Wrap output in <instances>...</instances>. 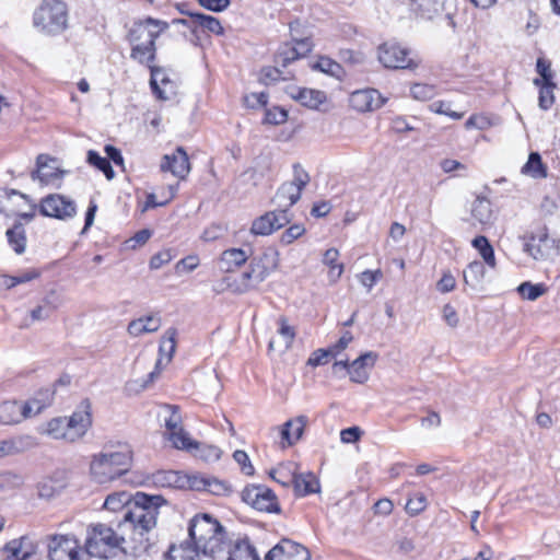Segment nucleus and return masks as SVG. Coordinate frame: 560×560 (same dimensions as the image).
<instances>
[{
    "label": "nucleus",
    "instance_id": "obj_59",
    "mask_svg": "<svg viewBox=\"0 0 560 560\" xmlns=\"http://www.w3.org/2000/svg\"><path fill=\"white\" fill-rule=\"evenodd\" d=\"M430 109L432 112H434V113L446 115V116H448V117H451L452 119H455V120H458V119H460L464 116L463 113H457V112L452 110L451 109V104L448 102H445V101L433 102L430 105Z\"/></svg>",
    "mask_w": 560,
    "mask_h": 560
},
{
    "label": "nucleus",
    "instance_id": "obj_61",
    "mask_svg": "<svg viewBox=\"0 0 560 560\" xmlns=\"http://www.w3.org/2000/svg\"><path fill=\"white\" fill-rule=\"evenodd\" d=\"M294 50L299 52V59L306 57L313 49V43L310 37L298 38L292 35V43Z\"/></svg>",
    "mask_w": 560,
    "mask_h": 560
},
{
    "label": "nucleus",
    "instance_id": "obj_39",
    "mask_svg": "<svg viewBox=\"0 0 560 560\" xmlns=\"http://www.w3.org/2000/svg\"><path fill=\"white\" fill-rule=\"evenodd\" d=\"M312 69L320 71L338 80H341L345 75V71L341 65L325 56L319 57L318 60L312 66Z\"/></svg>",
    "mask_w": 560,
    "mask_h": 560
},
{
    "label": "nucleus",
    "instance_id": "obj_27",
    "mask_svg": "<svg viewBox=\"0 0 560 560\" xmlns=\"http://www.w3.org/2000/svg\"><path fill=\"white\" fill-rule=\"evenodd\" d=\"M4 444L7 455L13 456L35 448L38 446V441L34 435L20 434L5 439Z\"/></svg>",
    "mask_w": 560,
    "mask_h": 560
},
{
    "label": "nucleus",
    "instance_id": "obj_8",
    "mask_svg": "<svg viewBox=\"0 0 560 560\" xmlns=\"http://www.w3.org/2000/svg\"><path fill=\"white\" fill-rule=\"evenodd\" d=\"M37 205L30 197L15 189L0 190V212L5 217L16 215L31 222L36 214Z\"/></svg>",
    "mask_w": 560,
    "mask_h": 560
},
{
    "label": "nucleus",
    "instance_id": "obj_16",
    "mask_svg": "<svg viewBox=\"0 0 560 560\" xmlns=\"http://www.w3.org/2000/svg\"><path fill=\"white\" fill-rule=\"evenodd\" d=\"M350 105L353 109L365 113L381 108L386 98L382 96L378 90L366 88L353 91L349 97Z\"/></svg>",
    "mask_w": 560,
    "mask_h": 560
},
{
    "label": "nucleus",
    "instance_id": "obj_4",
    "mask_svg": "<svg viewBox=\"0 0 560 560\" xmlns=\"http://www.w3.org/2000/svg\"><path fill=\"white\" fill-rule=\"evenodd\" d=\"M188 535L205 556L214 558L223 549L225 529L211 514L195 515L189 522Z\"/></svg>",
    "mask_w": 560,
    "mask_h": 560
},
{
    "label": "nucleus",
    "instance_id": "obj_25",
    "mask_svg": "<svg viewBox=\"0 0 560 560\" xmlns=\"http://www.w3.org/2000/svg\"><path fill=\"white\" fill-rule=\"evenodd\" d=\"M291 483H293L298 497H305L319 491V481L313 472L296 474L292 471Z\"/></svg>",
    "mask_w": 560,
    "mask_h": 560
},
{
    "label": "nucleus",
    "instance_id": "obj_30",
    "mask_svg": "<svg viewBox=\"0 0 560 560\" xmlns=\"http://www.w3.org/2000/svg\"><path fill=\"white\" fill-rule=\"evenodd\" d=\"M307 421L306 416H299L287 421L281 430L282 440L287 441L288 445L295 444L301 439Z\"/></svg>",
    "mask_w": 560,
    "mask_h": 560
},
{
    "label": "nucleus",
    "instance_id": "obj_55",
    "mask_svg": "<svg viewBox=\"0 0 560 560\" xmlns=\"http://www.w3.org/2000/svg\"><path fill=\"white\" fill-rule=\"evenodd\" d=\"M37 489L40 498L50 499L59 493L61 486L52 479H45L38 483Z\"/></svg>",
    "mask_w": 560,
    "mask_h": 560
},
{
    "label": "nucleus",
    "instance_id": "obj_40",
    "mask_svg": "<svg viewBox=\"0 0 560 560\" xmlns=\"http://www.w3.org/2000/svg\"><path fill=\"white\" fill-rule=\"evenodd\" d=\"M485 273L483 262L479 260L471 261L463 272L464 281L467 285L476 288L483 279Z\"/></svg>",
    "mask_w": 560,
    "mask_h": 560
},
{
    "label": "nucleus",
    "instance_id": "obj_29",
    "mask_svg": "<svg viewBox=\"0 0 560 560\" xmlns=\"http://www.w3.org/2000/svg\"><path fill=\"white\" fill-rule=\"evenodd\" d=\"M248 255L241 248H230L221 254L219 268L223 272H232L246 262Z\"/></svg>",
    "mask_w": 560,
    "mask_h": 560
},
{
    "label": "nucleus",
    "instance_id": "obj_56",
    "mask_svg": "<svg viewBox=\"0 0 560 560\" xmlns=\"http://www.w3.org/2000/svg\"><path fill=\"white\" fill-rule=\"evenodd\" d=\"M310 182V175L301 166V164L295 163L293 164V180L287 182L288 184H294L299 188L300 195L302 194V190L305 188V186Z\"/></svg>",
    "mask_w": 560,
    "mask_h": 560
},
{
    "label": "nucleus",
    "instance_id": "obj_23",
    "mask_svg": "<svg viewBox=\"0 0 560 560\" xmlns=\"http://www.w3.org/2000/svg\"><path fill=\"white\" fill-rule=\"evenodd\" d=\"M192 490L194 491H206L214 495H224L229 493V485L218 478L194 474L192 477Z\"/></svg>",
    "mask_w": 560,
    "mask_h": 560
},
{
    "label": "nucleus",
    "instance_id": "obj_38",
    "mask_svg": "<svg viewBox=\"0 0 560 560\" xmlns=\"http://www.w3.org/2000/svg\"><path fill=\"white\" fill-rule=\"evenodd\" d=\"M471 246L478 250L479 255L482 257L483 262L487 266H489L492 269L495 268L497 260L494 256V249L486 236H476L471 241Z\"/></svg>",
    "mask_w": 560,
    "mask_h": 560
},
{
    "label": "nucleus",
    "instance_id": "obj_12",
    "mask_svg": "<svg viewBox=\"0 0 560 560\" xmlns=\"http://www.w3.org/2000/svg\"><path fill=\"white\" fill-rule=\"evenodd\" d=\"M524 252L535 260H546L559 254V242L550 237L547 229L544 228L524 244Z\"/></svg>",
    "mask_w": 560,
    "mask_h": 560
},
{
    "label": "nucleus",
    "instance_id": "obj_36",
    "mask_svg": "<svg viewBox=\"0 0 560 560\" xmlns=\"http://www.w3.org/2000/svg\"><path fill=\"white\" fill-rule=\"evenodd\" d=\"M50 159L48 155L39 154L36 159V170L31 174L33 179H38L42 184H49L54 178L58 177L55 168L48 165Z\"/></svg>",
    "mask_w": 560,
    "mask_h": 560
},
{
    "label": "nucleus",
    "instance_id": "obj_28",
    "mask_svg": "<svg viewBox=\"0 0 560 560\" xmlns=\"http://www.w3.org/2000/svg\"><path fill=\"white\" fill-rule=\"evenodd\" d=\"M161 327V318L156 316H144L131 320L128 324L127 331L132 337H139L143 334L155 332Z\"/></svg>",
    "mask_w": 560,
    "mask_h": 560
},
{
    "label": "nucleus",
    "instance_id": "obj_7",
    "mask_svg": "<svg viewBox=\"0 0 560 560\" xmlns=\"http://www.w3.org/2000/svg\"><path fill=\"white\" fill-rule=\"evenodd\" d=\"M67 5L60 0H45L34 13V25L46 34H59L67 27Z\"/></svg>",
    "mask_w": 560,
    "mask_h": 560
},
{
    "label": "nucleus",
    "instance_id": "obj_62",
    "mask_svg": "<svg viewBox=\"0 0 560 560\" xmlns=\"http://www.w3.org/2000/svg\"><path fill=\"white\" fill-rule=\"evenodd\" d=\"M305 232V229L303 225L300 224H293L290 228H288L281 235V243L284 245H289L292 242H294L296 238L302 236Z\"/></svg>",
    "mask_w": 560,
    "mask_h": 560
},
{
    "label": "nucleus",
    "instance_id": "obj_9",
    "mask_svg": "<svg viewBox=\"0 0 560 560\" xmlns=\"http://www.w3.org/2000/svg\"><path fill=\"white\" fill-rule=\"evenodd\" d=\"M49 560H90L74 535H51L48 538Z\"/></svg>",
    "mask_w": 560,
    "mask_h": 560
},
{
    "label": "nucleus",
    "instance_id": "obj_58",
    "mask_svg": "<svg viewBox=\"0 0 560 560\" xmlns=\"http://www.w3.org/2000/svg\"><path fill=\"white\" fill-rule=\"evenodd\" d=\"M536 70L541 77L540 79H535L534 84L540 85V83H551L552 82V72L550 69V63L542 58H539L536 62Z\"/></svg>",
    "mask_w": 560,
    "mask_h": 560
},
{
    "label": "nucleus",
    "instance_id": "obj_24",
    "mask_svg": "<svg viewBox=\"0 0 560 560\" xmlns=\"http://www.w3.org/2000/svg\"><path fill=\"white\" fill-rule=\"evenodd\" d=\"M301 198L299 188L294 184L283 183L277 190L272 202L277 206L276 211H285L295 205Z\"/></svg>",
    "mask_w": 560,
    "mask_h": 560
},
{
    "label": "nucleus",
    "instance_id": "obj_22",
    "mask_svg": "<svg viewBox=\"0 0 560 560\" xmlns=\"http://www.w3.org/2000/svg\"><path fill=\"white\" fill-rule=\"evenodd\" d=\"M377 354L373 351L365 352L357 358L349 368L350 380L358 384H363L369 378L368 369L373 368Z\"/></svg>",
    "mask_w": 560,
    "mask_h": 560
},
{
    "label": "nucleus",
    "instance_id": "obj_49",
    "mask_svg": "<svg viewBox=\"0 0 560 560\" xmlns=\"http://www.w3.org/2000/svg\"><path fill=\"white\" fill-rule=\"evenodd\" d=\"M410 94L415 100L429 101L436 95V89L434 85L416 83L410 88Z\"/></svg>",
    "mask_w": 560,
    "mask_h": 560
},
{
    "label": "nucleus",
    "instance_id": "obj_11",
    "mask_svg": "<svg viewBox=\"0 0 560 560\" xmlns=\"http://www.w3.org/2000/svg\"><path fill=\"white\" fill-rule=\"evenodd\" d=\"M408 55L409 50L396 43H384L378 47V60L388 69H416L418 61Z\"/></svg>",
    "mask_w": 560,
    "mask_h": 560
},
{
    "label": "nucleus",
    "instance_id": "obj_44",
    "mask_svg": "<svg viewBox=\"0 0 560 560\" xmlns=\"http://www.w3.org/2000/svg\"><path fill=\"white\" fill-rule=\"evenodd\" d=\"M44 432L55 440L62 439L68 441V434L70 433V430L67 428L66 419L54 418L47 422Z\"/></svg>",
    "mask_w": 560,
    "mask_h": 560
},
{
    "label": "nucleus",
    "instance_id": "obj_14",
    "mask_svg": "<svg viewBox=\"0 0 560 560\" xmlns=\"http://www.w3.org/2000/svg\"><path fill=\"white\" fill-rule=\"evenodd\" d=\"M66 422L70 430L68 442L82 439L92 425V404L90 399H83Z\"/></svg>",
    "mask_w": 560,
    "mask_h": 560
},
{
    "label": "nucleus",
    "instance_id": "obj_20",
    "mask_svg": "<svg viewBox=\"0 0 560 560\" xmlns=\"http://www.w3.org/2000/svg\"><path fill=\"white\" fill-rule=\"evenodd\" d=\"M189 20L185 19H174V24H184L196 32L198 27L202 30H207L213 34L221 35L223 34V27L220 21L212 16L203 13H188Z\"/></svg>",
    "mask_w": 560,
    "mask_h": 560
},
{
    "label": "nucleus",
    "instance_id": "obj_46",
    "mask_svg": "<svg viewBox=\"0 0 560 560\" xmlns=\"http://www.w3.org/2000/svg\"><path fill=\"white\" fill-rule=\"evenodd\" d=\"M518 293L523 299L535 301L546 292V287L542 283L523 282L517 288Z\"/></svg>",
    "mask_w": 560,
    "mask_h": 560
},
{
    "label": "nucleus",
    "instance_id": "obj_31",
    "mask_svg": "<svg viewBox=\"0 0 560 560\" xmlns=\"http://www.w3.org/2000/svg\"><path fill=\"white\" fill-rule=\"evenodd\" d=\"M291 96L308 108H317L326 101V94L324 92L306 88L294 89V92H291Z\"/></svg>",
    "mask_w": 560,
    "mask_h": 560
},
{
    "label": "nucleus",
    "instance_id": "obj_42",
    "mask_svg": "<svg viewBox=\"0 0 560 560\" xmlns=\"http://www.w3.org/2000/svg\"><path fill=\"white\" fill-rule=\"evenodd\" d=\"M299 59V52L294 50V46L291 43H283L279 46L275 55V63L279 67L285 68L291 62Z\"/></svg>",
    "mask_w": 560,
    "mask_h": 560
},
{
    "label": "nucleus",
    "instance_id": "obj_2",
    "mask_svg": "<svg viewBox=\"0 0 560 560\" xmlns=\"http://www.w3.org/2000/svg\"><path fill=\"white\" fill-rule=\"evenodd\" d=\"M168 28V23L152 18L135 22L129 31L128 39L131 45L130 57L144 65L150 69L151 79L150 85L153 93L160 100H170L171 96L166 92V86L172 84V81L166 78L162 69L153 66L156 57V38Z\"/></svg>",
    "mask_w": 560,
    "mask_h": 560
},
{
    "label": "nucleus",
    "instance_id": "obj_34",
    "mask_svg": "<svg viewBox=\"0 0 560 560\" xmlns=\"http://www.w3.org/2000/svg\"><path fill=\"white\" fill-rule=\"evenodd\" d=\"M521 173L535 179L546 178L547 166L538 152H530L527 162L522 166Z\"/></svg>",
    "mask_w": 560,
    "mask_h": 560
},
{
    "label": "nucleus",
    "instance_id": "obj_5",
    "mask_svg": "<svg viewBox=\"0 0 560 560\" xmlns=\"http://www.w3.org/2000/svg\"><path fill=\"white\" fill-rule=\"evenodd\" d=\"M130 463L131 452L128 447H122L117 452L95 455L90 465V472L95 482L103 485L125 475Z\"/></svg>",
    "mask_w": 560,
    "mask_h": 560
},
{
    "label": "nucleus",
    "instance_id": "obj_35",
    "mask_svg": "<svg viewBox=\"0 0 560 560\" xmlns=\"http://www.w3.org/2000/svg\"><path fill=\"white\" fill-rule=\"evenodd\" d=\"M5 235L9 245L18 255H21L25 252L26 235L24 225L21 221H16L13 226L7 231Z\"/></svg>",
    "mask_w": 560,
    "mask_h": 560
},
{
    "label": "nucleus",
    "instance_id": "obj_50",
    "mask_svg": "<svg viewBox=\"0 0 560 560\" xmlns=\"http://www.w3.org/2000/svg\"><path fill=\"white\" fill-rule=\"evenodd\" d=\"M279 329L278 334L282 337L283 343L280 345L284 350L289 349L295 338V330L292 326L288 324L285 317H280L278 320Z\"/></svg>",
    "mask_w": 560,
    "mask_h": 560
},
{
    "label": "nucleus",
    "instance_id": "obj_19",
    "mask_svg": "<svg viewBox=\"0 0 560 560\" xmlns=\"http://www.w3.org/2000/svg\"><path fill=\"white\" fill-rule=\"evenodd\" d=\"M31 417V404L20 405L18 401H3L0 405V424H16L20 423L23 419Z\"/></svg>",
    "mask_w": 560,
    "mask_h": 560
},
{
    "label": "nucleus",
    "instance_id": "obj_63",
    "mask_svg": "<svg viewBox=\"0 0 560 560\" xmlns=\"http://www.w3.org/2000/svg\"><path fill=\"white\" fill-rule=\"evenodd\" d=\"M233 458L241 466V469L245 475L252 476L254 474V467L246 452L237 450L234 452Z\"/></svg>",
    "mask_w": 560,
    "mask_h": 560
},
{
    "label": "nucleus",
    "instance_id": "obj_52",
    "mask_svg": "<svg viewBox=\"0 0 560 560\" xmlns=\"http://www.w3.org/2000/svg\"><path fill=\"white\" fill-rule=\"evenodd\" d=\"M52 398V393L50 390H44L38 394V397H35L25 404L32 405V417L42 412L44 408H46Z\"/></svg>",
    "mask_w": 560,
    "mask_h": 560
},
{
    "label": "nucleus",
    "instance_id": "obj_51",
    "mask_svg": "<svg viewBox=\"0 0 560 560\" xmlns=\"http://www.w3.org/2000/svg\"><path fill=\"white\" fill-rule=\"evenodd\" d=\"M177 331L175 328L171 327L165 331V335L163 336L161 346H160V352L167 353V361L170 362L173 358V354L175 352L176 348V338Z\"/></svg>",
    "mask_w": 560,
    "mask_h": 560
},
{
    "label": "nucleus",
    "instance_id": "obj_17",
    "mask_svg": "<svg viewBox=\"0 0 560 560\" xmlns=\"http://www.w3.org/2000/svg\"><path fill=\"white\" fill-rule=\"evenodd\" d=\"M290 220L285 211H269L254 220L250 232L255 235H269L287 225Z\"/></svg>",
    "mask_w": 560,
    "mask_h": 560
},
{
    "label": "nucleus",
    "instance_id": "obj_15",
    "mask_svg": "<svg viewBox=\"0 0 560 560\" xmlns=\"http://www.w3.org/2000/svg\"><path fill=\"white\" fill-rule=\"evenodd\" d=\"M264 560H311V556L304 546L283 538L266 553Z\"/></svg>",
    "mask_w": 560,
    "mask_h": 560
},
{
    "label": "nucleus",
    "instance_id": "obj_64",
    "mask_svg": "<svg viewBox=\"0 0 560 560\" xmlns=\"http://www.w3.org/2000/svg\"><path fill=\"white\" fill-rule=\"evenodd\" d=\"M466 129H479L485 130L490 127L489 119L483 115H471L465 122Z\"/></svg>",
    "mask_w": 560,
    "mask_h": 560
},
{
    "label": "nucleus",
    "instance_id": "obj_45",
    "mask_svg": "<svg viewBox=\"0 0 560 560\" xmlns=\"http://www.w3.org/2000/svg\"><path fill=\"white\" fill-rule=\"evenodd\" d=\"M339 252L336 248H329L324 253L323 262L330 267V278L336 281L340 278L343 266L337 264Z\"/></svg>",
    "mask_w": 560,
    "mask_h": 560
},
{
    "label": "nucleus",
    "instance_id": "obj_43",
    "mask_svg": "<svg viewBox=\"0 0 560 560\" xmlns=\"http://www.w3.org/2000/svg\"><path fill=\"white\" fill-rule=\"evenodd\" d=\"M170 441L178 450L191 451L199 447V443L194 441L183 428L170 433Z\"/></svg>",
    "mask_w": 560,
    "mask_h": 560
},
{
    "label": "nucleus",
    "instance_id": "obj_57",
    "mask_svg": "<svg viewBox=\"0 0 560 560\" xmlns=\"http://www.w3.org/2000/svg\"><path fill=\"white\" fill-rule=\"evenodd\" d=\"M288 119V113L281 107H272L265 113L264 122L269 125H281Z\"/></svg>",
    "mask_w": 560,
    "mask_h": 560
},
{
    "label": "nucleus",
    "instance_id": "obj_10",
    "mask_svg": "<svg viewBox=\"0 0 560 560\" xmlns=\"http://www.w3.org/2000/svg\"><path fill=\"white\" fill-rule=\"evenodd\" d=\"M242 500L260 512L279 513L280 508L276 494L262 485H252L243 489Z\"/></svg>",
    "mask_w": 560,
    "mask_h": 560
},
{
    "label": "nucleus",
    "instance_id": "obj_60",
    "mask_svg": "<svg viewBox=\"0 0 560 560\" xmlns=\"http://www.w3.org/2000/svg\"><path fill=\"white\" fill-rule=\"evenodd\" d=\"M281 79L285 80V78L282 77V71L279 69V66L265 67L260 71V81L265 84L277 82Z\"/></svg>",
    "mask_w": 560,
    "mask_h": 560
},
{
    "label": "nucleus",
    "instance_id": "obj_33",
    "mask_svg": "<svg viewBox=\"0 0 560 560\" xmlns=\"http://www.w3.org/2000/svg\"><path fill=\"white\" fill-rule=\"evenodd\" d=\"M27 538L21 537L7 542L3 551L8 560H27L33 555L32 547H27Z\"/></svg>",
    "mask_w": 560,
    "mask_h": 560
},
{
    "label": "nucleus",
    "instance_id": "obj_48",
    "mask_svg": "<svg viewBox=\"0 0 560 560\" xmlns=\"http://www.w3.org/2000/svg\"><path fill=\"white\" fill-rule=\"evenodd\" d=\"M24 483V477L14 471L0 472V490H11L21 487Z\"/></svg>",
    "mask_w": 560,
    "mask_h": 560
},
{
    "label": "nucleus",
    "instance_id": "obj_21",
    "mask_svg": "<svg viewBox=\"0 0 560 560\" xmlns=\"http://www.w3.org/2000/svg\"><path fill=\"white\" fill-rule=\"evenodd\" d=\"M194 474L187 475L176 470H162L154 475V483L161 487L174 489H190L192 490Z\"/></svg>",
    "mask_w": 560,
    "mask_h": 560
},
{
    "label": "nucleus",
    "instance_id": "obj_18",
    "mask_svg": "<svg viewBox=\"0 0 560 560\" xmlns=\"http://www.w3.org/2000/svg\"><path fill=\"white\" fill-rule=\"evenodd\" d=\"M160 168L162 172H171L179 179H185L190 172L187 152L178 147L172 154H165L162 158Z\"/></svg>",
    "mask_w": 560,
    "mask_h": 560
},
{
    "label": "nucleus",
    "instance_id": "obj_1",
    "mask_svg": "<svg viewBox=\"0 0 560 560\" xmlns=\"http://www.w3.org/2000/svg\"><path fill=\"white\" fill-rule=\"evenodd\" d=\"M166 501L161 495H149L137 492L135 495L121 491L107 495L104 509L120 512L119 529H130L132 538L143 541V535L155 527L159 508Z\"/></svg>",
    "mask_w": 560,
    "mask_h": 560
},
{
    "label": "nucleus",
    "instance_id": "obj_53",
    "mask_svg": "<svg viewBox=\"0 0 560 560\" xmlns=\"http://www.w3.org/2000/svg\"><path fill=\"white\" fill-rule=\"evenodd\" d=\"M427 506V498L423 493H415L406 503V511L410 515L420 514Z\"/></svg>",
    "mask_w": 560,
    "mask_h": 560
},
{
    "label": "nucleus",
    "instance_id": "obj_41",
    "mask_svg": "<svg viewBox=\"0 0 560 560\" xmlns=\"http://www.w3.org/2000/svg\"><path fill=\"white\" fill-rule=\"evenodd\" d=\"M86 162L91 166L101 171L107 179L110 180L115 177V172L112 167L110 162L108 161V159L101 156L98 152L94 150H89L86 154Z\"/></svg>",
    "mask_w": 560,
    "mask_h": 560
},
{
    "label": "nucleus",
    "instance_id": "obj_26",
    "mask_svg": "<svg viewBox=\"0 0 560 560\" xmlns=\"http://www.w3.org/2000/svg\"><path fill=\"white\" fill-rule=\"evenodd\" d=\"M228 560H260V557L249 538L244 536L234 541L229 550Z\"/></svg>",
    "mask_w": 560,
    "mask_h": 560
},
{
    "label": "nucleus",
    "instance_id": "obj_47",
    "mask_svg": "<svg viewBox=\"0 0 560 560\" xmlns=\"http://www.w3.org/2000/svg\"><path fill=\"white\" fill-rule=\"evenodd\" d=\"M539 86V97L538 105L542 110H548L555 103L553 90L556 89V84L551 83H540Z\"/></svg>",
    "mask_w": 560,
    "mask_h": 560
},
{
    "label": "nucleus",
    "instance_id": "obj_37",
    "mask_svg": "<svg viewBox=\"0 0 560 560\" xmlns=\"http://www.w3.org/2000/svg\"><path fill=\"white\" fill-rule=\"evenodd\" d=\"M471 217L481 225L490 224L492 220L491 202L486 198L478 197L472 202Z\"/></svg>",
    "mask_w": 560,
    "mask_h": 560
},
{
    "label": "nucleus",
    "instance_id": "obj_3",
    "mask_svg": "<svg viewBox=\"0 0 560 560\" xmlns=\"http://www.w3.org/2000/svg\"><path fill=\"white\" fill-rule=\"evenodd\" d=\"M132 538L130 529L114 530L105 524H97L90 528L85 541V551L88 559L97 557L108 559L116 557L119 552L128 553L147 551L150 544L147 535H143V541Z\"/></svg>",
    "mask_w": 560,
    "mask_h": 560
},
{
    "label": "nucleus",
    "instance_id": "obj_13",
    "mask_svg": "<svg viewBox=\"0 0 560 560\" xmlns=\"http://www.w3.org/2000/svg\"><path fill=\"white\" fill-rule=\"evenodd\" d=\"M39 213L59 220L71 219L77 213L75 202L62 195L51 194L42 199Z\"/></svg>",
    "mask_w": 560,
    "mask_h": 560
},
{
    "label": "nucleus",
    "instance_id": "obj_32",
    "mask_svg": "<svg viewBox=\"0 0 560 560\" xmlns=\"http://www.w3.org/2000/svg\"><path fill=\"white\" fill-rule=\"evenodd\" d=\"M200 549L189 541L178 546L172 545L165 555V560H199Z\"/></svg>",
    "mask_w": 560,
    "mask_h": 560
},
{
    "label": "nucleus",
    "instance_id": "obj_6",
    "mask_svg": "<svg viewBox=\"0 0 560 560\" xmlns=\"http://www.w3.org/2000/svg\"><path fill=\"white\" fill-rule=\"evenodd\" d=\"M277 252L266 250L261 255L254 257L247 270L242 272L233 282H229V287L238 294L256 289L277 268Z\"/></svg>",
    "mask_w": 560,
    "mask_h": 560
},
{
    "label": "nucleus",
    "instance_id": "obj_54",
    "mask_svg": "<svg viewBox=\"0 0 560 560\" xmlns=\"http://www.w3.org/2000/svg\"><path fill=\"white\" fill-rule=\"evenodd\" d=\"M165 408L171 411V415L165 418V428L170 434L182 429V416L177 406L166 405Z\"/></svg>",
    "mask_w": 560,
    "mask_h": 560
}]
</instances>
